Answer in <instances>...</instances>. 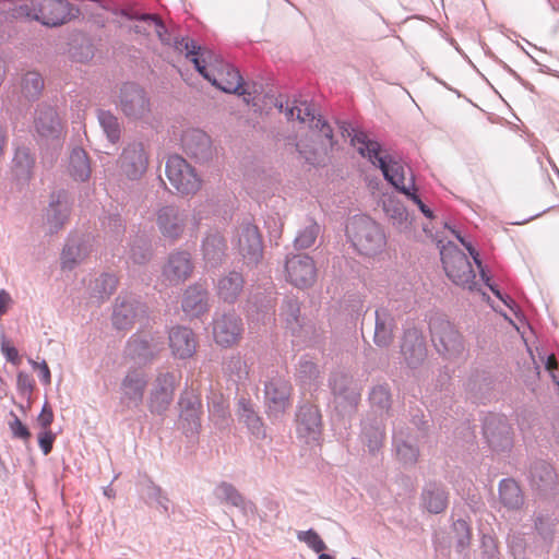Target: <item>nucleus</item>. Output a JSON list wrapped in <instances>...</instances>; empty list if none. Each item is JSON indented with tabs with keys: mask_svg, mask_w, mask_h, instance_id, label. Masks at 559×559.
<instances>
[{
	"mask_svg": "<svg viewBox=\"0 0 559 559\" xmlns=\"http://www.w3.org/2000/svg\"><path fill=\"white\" fill-rule=\"evenodd\" d=\"M352 144L361 156L367 157L374 166H378L382 170L384 178L395 189L404 193L408 200L413 201L426 217H432V212L417 194L415 178L411 167L401 160L383 155L381 145L377 141L369 139L362 131L354 130Z\"/></svg>",
	"mask_w": 559,
	"mask_h": 559,
	"instance_id": "nucleus-1",
	"label": "nucleus"
},
{
	"mask_svg": "<svg viewBox=\"0 0 559 559\" xmlns=\"http://www.w3.org/2000/svg\"><path fill=\"white\" fill-rule=\"evenodd\" d=\"M176 48L179 51H186L187 58L212 85L226 93L247 94L239 71L230 64H223L211 50L202 48L190 38L177 41Z\"/></svg>",
	"mask_w": 559,
	"mask_h": 559,
	"instance_id": "nucleus-2",
	"label": "nucleus"
},
{
	"mask_svg": "<svg viewBox=\"0 0 559 559\" xmlns=\"http://www.w3.org/2000/svg\"><path fill=\"white\" fill-rule=\"evenodd\" d=\"M74 9L67 0H23L13 9L16 19L39 21L47 26H58L67 23L73 16Z\"/></svg>",
	"mask_w": 559,
	"mask_h": 559,
	"instance_id": "nucleus-3",
	"label": "nucleus"
},
{
	"mask_svg": "<svg viewBox=\"0 0 559 559\" xmlns=\"http://www.w3.org/2000/svg\"><path fill=\"white\" fill-rule=\"evenodd\" d=\"M354 248L364 255L372 257L385 247V235L381 227L368 216H354L346 227Z\"/></svg>",
	"mask_w": 559,
	"mask_h": 559,
	"instance_id": "nucleus-4",
	"label": "nucleus"
},
{
	"mask_svg": "<svg viewBox=\"0 0 559 559\" xmlns=\"http://www.w3.org/2000/svg\"><path fill=\"white\" fill-rule=\"evenodd\" d=\"M440 254L444 272L455 285L471 292L477 289L476 273L464 252L448 242L442 246Z\"/></svg>",
	"mask_w": 559,
	"mask_h": 559,
	"instance_id": "nucleus-5",
	"label": "nucleus"
},
{
	"mask_svg": "<svg viewBox=\"0 0 559 559\" xmlns=\"http://www.w3.org/2000/svg\"><path fill=\"white\" fill-rule=\"evenodd\" d=\"M166 176L170 185L181 194H193L201 188V179L194 168L181 156H169Z\"/></svg>",
	"mask_w": 559,
	"mask_h": 559,
	"instance_id": "nucleus-6",
	"label": "nucleus"
},
{
	"mask_svg": "<svg viewBox=\"0 0 559 559\" xmlns=\"http://www.w3.org/2000/svg\"><path fill=\"white\" fill-rule=\"evenodd\" d=\"M117 107L129 120H145L151 115V102L145 91L131 83L120 88Z\"/></svg>",
	"mask_w": 559,
	"mask_h": 559,
	"instance_id": "nucleus-7",
	"label": "nucleus"
},
{
	"mask_svg": "<svg viewBox=\"0 0 559 559\" xmlns=\"http://www.w3.org/2000/svg\"><path fill=\"white\" fill-rule=\"evenodd\" d=\"M285 277L293 286L304 289L317 281V266L308 254H294L285 262Z\"/></svg>",
	"mask_w": 559,
	"mask_h": 559,
	"instance_id": "nucleus-8",
	"label": "nucleus"
},
{
	"mask_svg": "<svg viewBox=\"0 0 559 559\" xmlns=\"http://www.w3.org/2000/svg\"><path fill=\"white\" fill-rule=\"evenodd\" d=\"M235 248L247 265L259 263L263 245L258 227L252 224L241 226L236 234Z\"/></svg>",
	"mask_w": 559,
	"mask_h": 559,
	"instance_id": "nucleus-9",
	"label": "nucleus"
},
{
	"mask_svg": "<svg viewBox=\"0 0 559 559\" xmlns=\"http://www.w3.org/2000/svg\"><path fill=\"white\" fill-rule=\"evenodd\" d=\"M430 331L431 340L439 352L448 355H457L464 349L462 335L449 321H433L430 325Z\"/></svg>",
	"mask_w": 559,
	"mask_h": 559,
	"instance_id": "nucleus-10",
	"label": "nucleus"
},
{
	"mask_svg": "<svg viewBox=\"0 0 559 559\" xmlns=\"http://www.w3.org/2000/svg\"><path fill=\"white\" fill-rule=\"evenodd\" d=\"M122 174L130 180L140 179L147 169L148 156L143 144L133 143L128 145L119 159Z\"/></svg>",
	"mask_w": 559,
	"mask_h": 559,
	"instance_id": "nucleus-11",
	"label": "nucleus"
},
{
	"mask_svg": "<svg viewBox=\"0 0 559 559\" xmlns=\"http://www.w3.org/2000/svg\"><path fill=\"white\" fill-rule=\"evenodd\" d=\"M297 435L306 443L318 442L322 431L321 414L313 405H304L297 414Z\"/></svg>",
	"mask_w": 559,
	"mask_h": 559,
	"instance_id": "nucleus-12",
	"label": "nucleus"
},
{
	"mask_svg": "<svg viewBox=\"0 0 559 559\" xmlns=\"http://www.w3.org/2000/svg\"><path fill=\"white\" fill-rule=\"evenodd\" d=\"M265 401L271 413L277 415L290 407L292 385L284 378H272L265 384Z\"/></svg>",
	"mask_w": 559,
	"mask_h": 559,
	"instance_id": "nucleus-13",
	"label": "nucleus"
},
{
	"mask_svg": "<svg viewBox=\"0 0 559 559\" xmlns=\"http://www.w3.org/2000/svg\"><path fill=\"white\" fill-rule=\"evenodd\" d=\"M213 335L222 347L236 345L242 335L241 320L235 314H223L214 320Z\"/></svg>",
	"mask_w": 559,
	"mask_h": 559,
	"instance_id": "nucleus-14",
	"label": "nucleus"
},
{
	"mask_svg": "<svg viewBox=\"0 0 559 559\" xmlns=\"http://www.w3.org/2000/svg\"><path fill=\"white\" fill-rule=\"evenodd\" d=\"M176 386V377L173 373L159 374L153 385L150 396V411L152 413H164L173 402Z\"/></svg>",
	"mask_w": 559,
	"mask_h": 559,
	"instance_id": "nucleus-15",
	"label": "nucleus"
},
{
	"mask_svg": "<svg viewBox=\"0 0 559 559\" xmlns=\"http://www.w3.org/2000/svg\"><path fill=\"white\" fill-rule=\"evenodd\" d=\"M146 383V377L142 371L128 372L121 383V404L127 408L139 407L143 401Z\"/></svg>",
	"mask_w": 559,
	"mask_h": 559,
	"instance_id": "nucleus-16",
	"label": "nucleus"
},
{
	"mask_svg": "<svg viewBox=\"0 0 559 559\" xmlns=\"http://www.w3.org/2000/svg\"><path fill=\"white\" fill-rule=\"evenodd\" d=\"M187 215L175 206H164L158 210L156 224L165 238L178 239L186 227Z\"/></svg>",
	"mask_w": 559,
	"mask_h": 559,
	"instance_id": "nucleus-17",
	"label": "nucleus"
},
{
	"mask_svg": "<svg viewBox=\"0 0 559 559\" xmlns=\"http://www.w3.org/2000/svg\"><path fill=\"white\" fill-rule=\"evenodd\" d=\"M192 271L190 254L186 251H177L169 255L163 269V277L169 285H178L188 280Z\"/></svg>",
	"mask_w": 559,
	"mask_h": 559,
	"instance_id": "nucleus-18",
	"label": "nucleus"
},
{
	"mask_svg": "<svg viewBox=\"0 0 559 559\" xmlns=\"http://www.w3.org/2000/svg\"><path fill=\"white\" fill-rule=\"evenodd\" d=\"M169 348L175 358L187 359L197 350V338L188 328L176 326L169 331Z\"/></svg>",
	"mask_w": 559,
	"mask_h": 559,
	"instance_id": "nucleus-19",
	"label": "nucleus"
},
{
	"mask_svg": "<svg viewBox=\"0 0 559 559\" xmlns=\"http://www.w3.org/2000/svg\"><path fill=\"white\" fill-rule=\"evenodd\" d=\"M401 353L411 367H415L424 361L426 358V346L424 336L418 330L411 329L404 333Z\"/></svg>",
	"mask_w": 559,
	"mask_h": 559,
	"instance_id": "nucleus-20",
	"label": "nucleus"
},
{
	"mask_svg": "<svg viewBox=\"0 0 559 559\" xmlns=\"http://www.w3.org/2000/svg\"><path fill=\"white\" fill-rule=\"evenodd\" d=\"M420 501L424 510L439 514L448 508L449 492L441 484L428 483L421 491Z\"/></svg>",
	"mask_w": 559,
	"mask_h": 559,
	"instance_id": "nucleus-21",
	"label": "nucleus"
},
{
	"mask_svg": "<svg viewBox=\"0 0 559 559\" xmlns=\"http://www.w3.org/2000/svg\"><path fill=\"white\" fill-rule=\"evenodd\" d=\"M162 347V343L155 342L150 335H133L127 345V354L134 360L146 361L152 359Z\"/></svg>",
	"mask_w": 559,
	"mask_h": 559,
	"instance_id": "nucleus-22",
	"label": "nucleus"
},
{
	"mask_svg": "<svg viewBox=\"0 0 559 559\" xmlns=\"http://www.w3.org/2000/svg\"><path fill=\"white\" fill-rule=\"evenodd\" d=\"M35 127L45 138H57L61 132V123L57 111L51 107H39L36 110Z\"/></svg>",
	"mask_w": 559,
	"mask_h": 559,
	"instance_id": "nucleus-23",
	"label": "nucleus"
},
{
	"mask_svg": "<svg viewBox=\"0 0 559 559\" xmlns=\"http://www.w3.org/2000/svg\"><path fill=\"white\" fill-rule=\"evenodd\" d=\"M243 285V276L233 271L218 280L216 292L218 297L224 301L234 302L242 293Z\"/></svg>",
	"mask_w": 559,
	"mask_h": 559,
	"instance_id": "nucleus-24",
	"label": "nucleus"
},
{
	"mask_svg": "<svg viewBox=\"0 0 559 559\" xmlns=\"http://www.w3.org/2000/svg\"><path fill=\"white\" fill-rule=\"evenodd\" d=\"M69 215V204L63 194L52 195L49 207L46 211V219L50 231L59 230Z\"/></svg>",
	"mask_w": 559,
	"mask_h": 559,
	"instance_id": "nucleus-25",
	"label": "nucleus"
},
{
	"mask_svg": "<svg viewBox=\"0 0 559 559\" xmlns=\"http://www.w3.org/2000/svg\"><path fill=\"white\" fill-rule=\"evenodd\" d=\"M139 305L133 300H117L112 313V323L118 330H128L132 326Z\"/></svg>",
	"mask_w": 559,
	"mask_h": 559,
	"instance_id": "nucleus-26",
	"label": "nucleus"
},
{
	"mask_svg": "<svg viewBox=\"0 0 559 559\" xmlns=\"http://www.w3.org/2000/svg\"><path fill=\"white\" fill-rule=\"evenodd\" d=\"M393 328L394 320L392 316L385 309L377 310L374 343L381 347L389 346L393 340Z\"/></svg>",
	"mask_w": 559,
	"mask_h": 559,
	"instance_id": "nucleus-27",
	"label": "nucleus"
},
{
	"mask_svg": "<svg viewBox=\"0 0 559 559\" xmlns=\"http://www.w3.org/2000/svg\"><path fill=\"white\" fill-rule=\"evenodd\" d=\"M206 290L202 286H190L183 296L182 309L191 316H199L206 310Z\"/></svg>",
	"mask_w": 559,
	"mask_h": 559,
	"instance_id": "nucleus-28",
	"label": "nucleus"
},
{
	"mask_svg": "<svg viewBox=\"0 0 559 559\" xmlns=\"http://www.w3.org/2000/svg\"><path fill=\"white\" fill-rule=\"evenodd\" d=\"M203 257L211 266H215L222 262L225 251L226 243L219 234L209 235L202 246Z\"/></svg>",
	"mask_w": 559,
	"mask_h": 559,
	"instance_id": "nucleus-29",
	"label": "nucleus"
},
{
	"mask_svg": "<svg viewBox=\"0 0 559 559\" xmlns=\"http://www.w3.org/2000/svg\"><path fill=\"white\" fill-rule=\"evenodd\" d=\"M90 254V248L85 242L71 241L62 251L61 264L64 270H73Z\"/></svg>",
	"mask_w": 559,
	"mask_h": 559,
	"instance_id": "nucleus-30",
	"label": "nucleus"
},
{
	"mask_svg": "<svg viewBox=\"0 0 559 559\" xmlns=\"http://www.w3.org/2000/svg\"><path fill=\"white\" fill-rule=\"evenodd\" d=\"M501 503L508 509H519L524 501L519 485L513 479H503L499 485Z\"/></svg>",
	"mask_w": 559,
	"mask_h": 559,
	"instance_id": "nucleus-31",
	"label": "nucleus"
},
{
	"mask_svg": "<svg viewBox=\"0 0 559 559\" xmlns=\"http://www.w3.org/2000/svg\"><path fill=\"white\" fill-rule=\"evenodd\" d=\"M70 175L80 181H85L91 176V166L87 154L82 148H74L70 155Z\"/></svg>",
	"mask_w": 559,
	"mask_h": 559,
	"instance_id": "nucleus-32",
	"label": "nucleus"
},
{
	"mask_svg": "<svg viewBox=\"0 0 559 559\" xmlns=\"http://www.w3.org/2000/svg\"><path fill=\"white\" fill-rule=\"evenodd\" d=\"M182 143L187 153L198 156L210 147V138L200 130L186 132Z\"/></svg>",
	"mask_w": 559,
	"mask_h": 559,
	"instance_id": "nucleus-33",
	"label": "nucleus"
},
{
	"mask_svg": "<svg viewBox=\"0 0 559 559\" xmlns=\"http://www.w3.org/2000/svg\"><path fill=\"white\" fill-rule=\"evenodd\" d=\"M98 120L107 139L112 144L118 143L121 138V124L118 118L110 111L100 110L98 112Z\"/></svg>",
	"mask_w": 559,
	"mask_h": 559,
	"instance_id": "nucleus-34",
	"label": "nucleus"
},
{
	"mask_svg": "<svg viewBox=\"0 0 559 559\" xmlns=\"http://www.w3.org/2000/svg\"><path fill=\"white\" fill-rule=\"evenodd\" d=\"M288 119L296 118L300 122H313L316 120L314 109L307 102H295L292 107L286 108Z\"/></svg>",
	"mask_w": 559,
	"mask_h": 559,
	"instance_id": "nucleus-35",
	"label": "nucleus"
},
{
	"mask_svg": "<svg viewBox=\"0 0 559 559\" xmlns=\"http://www.w3.org/2000/svg\"><path fill=\"white\" fill-rule=\"evenodd\" d=\"M44 87V81L38 72H27L21 82V90L25 97H37Z\"/></svg>",
	"mask_w": 559,
	"mask_h": 559,
	"instance_id": "nucleus-36",
	"label": "nucleus"
},
{
	"mask_svg": "<svg viewBox=\"0 0 559 559\" xmlns=\"http://www.w3.org/2000/svg\"><path fill=\"white\" fill-rule=\"evenodd\" d=\"M217 498L237 507L245 508L246 500L239 491L230 484L222 483L216 488Z\"/></svg>",
	"mask_w": 559,
	"mask_h": 559,
	"instance_id": "nucleus-37",
	"label": "nucleus"
},
{
	"mask_svg": "<svg viewBox=\"0 0 559 559\" xmlns=\"http://www.w3.org/2000/svg\"><path fill=\"white\" fill-rule=\"evenodd\" d=\"M34 159L25 150H19L14 156V171L19 178H28Z\"/></svg>",
	"mask_w": 559,
	"mask_h": 559,
	"instance_id": "nucleus-38",
	"label": "nucleus"
},
{
	"mask_svg": "<svg viewBox=\"0 0 559 559\" xmlns=\"http://www.w3.org/2000/svg\"><path fill=\"white\" fill-rule=\"evenodd\" d=\"M180 424L185 430L198 432L201 426L199 406L191 404L189 407L183 409L180 414Z\"/></svg>",
	"mask_w": 559,
	"mask_h": 559,
	"instance_id": "nucleus-39",
	"label": "nucleus"
},
{
	"mask_svg": "<svg viewBox=\"0 0 559 559\" xmlns=\"http://www.w3.org/2000/svg\"><path fill=\"white\" fill-rule=\"evenodd\" d=\"M371 406L380 412H386L391 405V394L386 386L377 385L370 393Z\"/></svg>",
	"mask_w": 559,
	"mask_h": 559,
	"instance_id": "nucleus-40",
	"label": "nucleus"
},
{
	"mask_svg": "<svg viewBox=\"0 0 559 559\" xmlns=\"http://www.w3.org/2000/svg\"><path fill=\"white\" fill-rule=\"evenodd\" d=\"M456 238L460 240V242L467 249V251L469 252V254L472 255L474 262L476 263L479 272H480V276H481V280L485 282V284L491 289V292L498 297L500 298L501 300H503L506 304L507 301L503 299L500 290H498L493 285H491L489 283L490 278L487 276V274L485 273L484 269H483V265H481V261L479 260V254L478 252L475 250V248H473V246L468 242H465V240L459 235V234H455Z\"/></svg>",
	"mask_w": 559,
	"mask_h": 559,
	"instance_id": "nucleus-41",
	"label": "nucleus"
},
{
	"mask_svg": "<svg viewBox=\"0 0 559 559\" xmlns=\"http://www.w3.org/2000/svg\"><path fill=\"white\" fill-rule=\"evenodd\" d=\"M532 477L538 485H548L555 479V471L549 464L539 463L533 467Z\"/></svg>",
	"mask_w": 559,
	"mask_h": 559,
	"instance_id": "nucleus-42",
	"label": "nucleus"
},
{
	"mask_svg": "<svg viewBox=\"0 0 559 559\" xmlns=\"http://www.w3.org/2000/svg\"><path fill=\"white\" fill-rule=\"evenodd\" d=\"M297 537L300 542L306 543L308 547H310L316 552H322L326 548L325 543L313 530L299 532Z\"/></svg>",
	"mask_w": 559,
	"mask_h": 559,
	"instance_id": "nucleus-43",
	"label": "nucleus"
},
{
	"mask_svg": "<svg viewBox=\"0 0 559 559\" xmlns=\"http://www.w3.org/2000/svg\"><path fill=\"white\" fill-rule=\"evenodd\" d=\"M96 286L99 297L109 296L117 287V278L110 274H103L96 280Z\"/></svg>",
	"mask_w": 559,
	"mask_h": 559,
	"instance_id": "nucleus-44",
	"label": "nucleus"
},
{
	"mask_svg": "<svg viewBox=\"0 0 559 559\" xmlns=\"http://www.w3.org/2000/svg\"><path fill=\"white\" fill-rule=\"evenodd\" d=\"M396 453L400 461L404 464H414L419 456L418 450L406 442L397 445Z\"/></svg>",
	"mask_w": 559,
	"mask_h": 559,
	"instance_id": "nucleus-45",
	"label": "nucleus"
},
{
	"mask_svg": "<svg viewBox=\"0 0 559 559\" xmlns=\"http://www.w3.org/2000/svg\"><path fill=\"white\" fill-rule=\"evenodd\" d=\"M318 235V226L311 225L306 227L297 237H296V245L299 248H309L311 247Z\"/></svg>",
	"mask_w": 559,
	"mask_h": 559,
	"instance_id": "nucleus-46",
	"label": "nucleus"
},
{
	"mask_svg": "<svg viewBox=\"0 0 559 559\" xmlns=\"http://www.w3.org/2000/svg\"><path fill=\"white\" fill-rule=\"evenodd\" d=\"M141 21L145 22L153 33H155L162 41H167L168 38L165 36V26L162 21L155 15H142Z\"/></svg>",
	"mask_w": 559,
	"mask_h": 559,
	"instance_id": "nucleus-47",
	"label": "nucleus"
},
{
	"mask_svg": "<svg viewBox=\"0 0 559 559\" xmlns=\"http://www.w3.org/2000/svg\"><path fill=\"white\" fill-rule=\"evenodd\" d=\"M13 419L9 423L10 429L15 438L28 440L31 432L27 427L19 419V417L12 414Z\"/></svg>",
	"mask_w": 559,
	"mask_h": 559,
	"instance_id": "nucleus-48",
	"label": "nucleus"
},
{
	"mask_svg": "<svg viewBox=\"0 0 559 559\" xmlns=\"http://www.w3.org/2000/svg\"><path fill=\"white\" fill-rule=\"evenodd\" d=\"M281 316L285 317V321L288 325H293L294 323L298 322L299 317V307L296 301L289 300Z\"/></svg>",
	"mask_w": 559,
	"mask_h": 559,
	"instance_id": "nucleus-49",
	"label": "nucleus"
},
{
	"mask_svg": "<svg viewBox=\"0 0 559 559\" xmlns=\"http://www.w3.org/2000/svg\"><path fill=\"white\" fill-rule=\"evenodd\" d=\"M55 441V435L50 429L43 430L38 436V443L44 454H49Z\"/></svg>",
	"mask_w": 559,
	"mask_h": 559,
	"instance_id": "nucleus-50",
	"label": "nucleus"
},
{
	"mask_svg": "<svg viewBox=\"0 0 559 559\" xmlns=\"http://www.w3.org/2000/svg\"><path fill=\"white\" fill-rule=\"evenodd\" d=\"M37 421L43 428V430L49 429L50 425L52 424L53 413L47 404L44 405L40 414L37 417Z\"/></svg>",
	"mask_w": 559,
	"mask_h": 559,
	"instance_id": "nucleus-51",
	"label": "nucleus"
},
{
	"mask_svg": "<svg viewBox=\"0 0 559 559\" xmlns=\"http://www.w3.org/2000/svg\"><path fill=\"white\" fill-rule=\"evenodd\" d=\"M32 365H33L34 369H38L39 370V372H40V380L45 384H50L51 374H50V370H49V367L46 364V361H43V362L32 361Z\"/></svg>",
	"mask_w": 559,
	"mask_h": 559,
	"instance_id": "nucleus-52",
	"label": "nucleus"
},
{
	"mask_svg": "<svg viewBox=\"0 0 559 559\" xmlns=\"http://www.w3.org/2000/svg\"><path fill=\"white\" fill-rule=\"evenodd\" d=\"M2 354L9 361L16 362L19 359L17 349L14 346H11L9 343L2 344Z\"/></svg>",
	"mask_w": 559,
	"mask_h": 559,
	"instance_id": "nucleus-53",
	"label": "nucleus"
},
{
	"mask_svg": "<svg viewBox=\"0 0 559 559\" xmlns=\"http://www.w3.org/2000/svg\"><path fill=\"white\" fill-rule=\"evenodd\" d=\"M316 128L320 129L321 134L325 139H328V140L332 139V136H333L332 129L326 122L322 121L321 119H317Z\"/></svg>",
	"mask_w": 559,
	"mask_h": 559,
	"instance_id": "nucleus-54",
	"label": "nucleus"
},
{
	"mask_svg": "<svg viewBox=\"0 0 559 559\" xmlns=\"http://www.w3.org/2000/svg\"><path fill=\"white\" fill-rule=\"evenodd\" d=\"M17 384L22 389L31 390L33 388V380L28 374L20 372L17 374Z\"/></svg>",
	"mask_w": 559,
	"mask_h": 559,
	"instance_id": "nucleus-55",
	"label": "nucleus"
},
{
	"mask_svg": "<svg viewBox=\"0 0 559 559\" xmlns=\"http://www.w3.org/2000/svg\"><path fill=\"white\" fill-rule=\"evenodd\" d=\"M11 301V297L8 293L4 290L0 292V314L4 313L7 311V308Z\"/></svg>",
	"mask_w": 559,
	"mask_h": 559,
	"instance_id": "nucleus-56",
	"label": "nucleus"
},
{
	"mask_svg": "<svg viewBox=\"0 0 559 559\" xmlns=\"http://www.w3.org/2000/svg\"><path fill=\"white\" fill-rule=\"evenodd\" d=\"M247 424L252 428H255L260 425V419L253 412H248L247 414Z\"/></svg>",
	"mask_w": 559,
	"mask_h": 559,
	"instance_id": "nucleus-57",
	"label": "nucleus"
},
{
	"mask_svg": "<svg viewBox=\"0 0 559 559\" xmlns=\"http://www.w3.org/2000/svg\"><path fill=\"white\" fill-rule=\"evenodd\" d=\"M556 368H557V359H556L555 355L552 354V355L548 356V358H547L546 369L551 371Z\"/></svg>",
	"mask_w": 559,
	"mask_h": 559,
	"instance_id": "nucleus-58",
	"label": "nucleus"
},
{
	"mask_svg": "<svg viewBox=\"0 0 559 559\" xmlns=\"http://www.w3.org/2000/svg\"><path fill=\"white\" fill-rule=\"evenodd\" d=\"M5 142H7L5 132H4V129L2 128V126H0V156L3 154Z\"/></svg>",
	"mask_w": 559,
	"mask_h": 559,
	"instance_id": "nucleus-59",
	"label": "nucleus"
},
{
	"mask_svg": "<svg viewBox=\"0 0 559 559\" xmlns=\"http://www.w3.org/2000/svg\"><path fill=\"white\" fill-rule=\"evenodd\" d=\"M230 364H234L235 367H238V368H241V366L243 365L242 360L239 357H234L230 360Z\"/></svg>",
	"mask_w": 559,
	"mask_h": 559,
	"instance_id": "nucleus-60",
	"label": "nucleus"
},
{
	"mask_svg": "<svg viewBox=\"0 0 559 559\" xmlns=\"http://www.w3.org/2000/svg\"><path fill=\"white\" fill-rule=\"evenodd\" d=\"M333 391L335 394H342L341 388L337 385V382L335 381L333 384Z\"/></svg>",
	"mask_w": 559,
	"mask_h": 559,
	"instance_id": "nucleus-61",
	"label": "nucleus"
},
{
	"mask_svg": "<svg viewBox=\"0 0 559 559\" xmlns=\"http://www.w3.org/2000/svg\"><path fill=\"white\" fill-rule=\"evenodd\" d=\"M456 524L468 532V526L465 521H459Z\"/></svg>",
	"mask_w": 559,
	"mask_h": 559,
	"instance_id": "nucleus-62",
	"label": "nucleus"
},
{
	"mask_svg": "<svg viewBox=\"0 0 559 559\" xmlns=\"http://www.w3.org/2000/svg\"><path fill=\"white\" fill-rule=\"evenodd\" d=\"M319 559H333V557H332V556H330V555H328V554H321V555L319 556Z\"/></svg>",
	"mask_w": 559,
	"mask_h": 559,
	"instance_id": "nucleus-63",
	"label": "nucleus"
},
{
	"mask_svg": "<svg viewBox=\"0 0 559 559\" xmlns=\"http://www.w3.org/2000/svg\"><path fill=\"white\" fill-rule=\"evenodd\" d=\"M404 214H405V211H401V212L399 213V215H400V217H401V218L404 216Z\"/></svg>",
	"mask_w": 559,
	"mask_h": 559,
	"instance_id": "nucleus-64",
	"label": "nucleus"
}]
</instances>
